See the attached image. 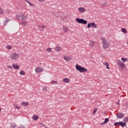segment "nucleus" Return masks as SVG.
I'll return each mask as SVG.
<instances>
[{"instance_id": "f257e3e1", "label": "nucleus", "mask_w": 128, "mask_h": 128, "mask_svg": "<svg viewBox=\"0 0 128 128\" xmlns=\"http://www.w3.org/2000/svg\"><path fill=\"white\" fill-rule=\"evenodd\" d=\"M76 68L77 70H78L80 72H88V69L78 65V64H76Z\"/></svg>"}, {"instance_id": "f03ea898", "label": "nucleus", "mask_w": 128, "mask_h": 128, "mask_svg": "<svg viewBox=\"0 0 128 128\" xmlns=\"http://www.w3.org/2000/svg\"><path fill=\"white\" fill-rule=\"evenodd\" d=\"M16 18L17 20H28V16L24 14H18L16 16Z\"/></svg>"}, {"instance_id": "7ed1b4c3", "label": "nucleus", "mask_w": 128, "mask_h": 128, "mask_svg": "<svg viewBox=\"0 0 128 128\" xmlns=\"http://www.w3.org/2000/svg\"><path fill=\"white\" fill-rule=\"evenodd\" d=\"M102 46L104 48H110V42L104 38H102Z\"/></svg>"}, {"instance_id": "20e7f679", "label": "nucleus", "mask_w": 128, "mask_h": 128, "mask_svg": "<svg viewBox=\"0 0 128 128\" xmlns=\"http://www.w3.org/2000/svg\"><path fill=\"white\" fill-rule=\"evenodd\" d=\"M10 58L14 60H16L20 58V54L18 53L14 52L10 56Z\"/></svg>"}, {"instance_id": "39448f33", "label": "nucleus", "mask_w": 128, "mask_h": 128, "mask_svg": "<svg viewBox=\"0 0 128 128\" xmlns=\"http://www.w3.org/2000/svg\"><path fill=\"white\" fill-rule=\"evenodd\" d=\"M76 20L78 24H88V20H84L83 18H76Z\"/></svg>"}, {"instance_id": "423d86ee", "label": "nucleus", "mask_w": 128, "mask_h": 128, "mask_svg": "<svg viewBox=\"0 0 128 128\" xmlns=\"http://www.w3.org/2000/svg\"><path fill=\"white\" fill-rule=\"evenodd\" d=\"M90 26L94 28H98V25L96 24V23L94 22H90L88 24L87 28H90Z\"/></svg>"}, {"instance_id": "0eeeda50", "label": "nucleus", "mask_w": 128, "mask_h": 128, "mask_svg": "<svg viewBox=\"0 0 128 128\" xmlns=\"http://www.w3.org/2000/svg\"><path fill=\"white\" fill-rule=\"evenodd\" d=\"M118 64L120 68H124L126 66V64L120 60H118Z\"/></svg>"}, {"instance_id": "6e6552de", "label": "nucleus", "mask_w": 128, "mask_h": 128, "mask_svg": "<svg viewBox=\"0 0 128 128\" xmlns=\"http://www.w3.org/2000/svg\"><path fill=\"white\" fill-rule=\"evenodd\" d=\"M116 116L118 118H122L124 116V114L122 112H118L116 114Z\"/></svg>"}, {"instance_id": "1a4fd4ad", "label": "nucleus", "mask_w": 128, "mask_h": 128, "mask_svg": "<svg viewBox=\"0 0 128 128\" xmlns=\"http://www.w3.org/2000/svg\"><path fill=\"white\" fill-rule=\"evenodd\" d=\"M44 70V69L42 67H38L35 69V71L36 72H42Z\"/></svg>"}, {"instance_id": "9d476101", "label": "nucleus", "mask_w": 128, "mask_h": 128, "mask_svg": "<svg viewBox=\"0 0 128 128\" xmlns=\"http://www.w3.org/2000/svg\"><path fill=\"white\" fill-rule=\"evenodd\" d=\"M38 28H39L40 32H44V28H46V26H44V25H42V26H40V25H39L38 26Z\"/></svg>"}, {"instance_id": "9b49d317", "label": "nucleus", "mask_w": 128, "mask_h": 128, "mask_svg": "<svg viewBox=\"0 0 128 128\" xmlns=\"http://www.w3.org/2000/svg\"><path fill=\"white\" fill-rule=\"evenodd\" d=\"M64 58L66 62H70V60H72V57L66 56H64Z\"/></svg>"}, {"instance_id": "f8f14e48", "label": "nucleus", "mask_w": 128, "mask_h": 128, "mask_svg": "<svg viewBox=\"0 0 128 128\" xmlns=\"http://www.w3.org/2000/svg\"><path fill=\"white\" fill-rule=\"evenodd\" d=\"M78 10L80 12H86V8L83 7H80L78 8Z\"/></svg>"}, {"instance_id": "ddd939ff", "label": "nucleus", "mask_w": 128, "mask_h": 128, "mask_svg": "<svg viewBox=\"0 0 128 128\" xmlns=\"http://www.w3.org/2000/svg\"><path fill=\"white\" fill-rule=\"evenodd\" d=\"M28 104H30V103L28 102H22L21 103V106H28Z\"/></svg>"}, {"instance_id": "4468645a", "label": "nucleus", "mask_w": 128, "mask_h": 128, "mask_svg": "<svg viewBox=\"0 0 128 128\" xmlns=\"http://www.w3.org/2000/svg\"><path fill=\"white\" fill-rule=\"evenodd\" d=\"M119 125L121 126L122 128H124V126H126V122H119Z\"/></svg>"}, {"instance_id": "2eb2a0df", "label": "nucleus", "mask_w": 128, "mask_h": 128, "mask_svg": "<svg viewBox=\"0 0 128 128\" xmlns=\"http://www.w3.org/2000/svg\"><path fill=\"white\" fill-rule=\"evenodd\" d=\"M12 66L16 70H18V68H20V66H18V64H12Z\"/></svg>"}, {"instance_id": "dca6fc26", "label": "nucleus", "mask_w": 128, "mask_h": 128, "mask_svg": "<svg viewBox=\"0 0 128 128\" xmlns=\"http://www.w3.org/2000/svg\"><path fill=\"white\" fill-rule=\"evenodd\" d=\"M103 64L104 66H106V68H107V70H110V68L108 67V62H103Z\"/></svg>"}, {"instance_id": "f3484780", "label": "nucleus", "mask_w": 128, "mask_h": 128, "mask_svg": "<svg viewBox=\"0 0 128 128\" xmlns=\"http://www.w3.org/2000/svg\"><path fill=\"white\" fill-rule=\"evenodd\" d=\"M32 118L34 120H38V115H34L32 116Z\"/></svg>"}, {"instance_id": "a211bd4d", "label": "nucleus", "mask_w": 128, "mask_h": 128, "mask_svg": "<svg viewBox=\"0 0 128 128\" xmlns=\"http://www.w3.org/2000/svg\"><path fill=\"white\" fill-rule=\"evenodd\" d=\"M54 50L56 52H60V50H62V48L60 46H56Z\"/></svg>"}, {"instance_id": "6ab92c4d", "label": "nucleus", "mask_w": 128, "mask_h": 128, "mask_svg": "<svg viewBox=\"0 0 128 128\" xmlns=\"http://www.w3.org/2000/svg\"><path fill=\"white\" fill-rule=\"evenodd\" d=\"M63 28V31L64 32H68V27H64Z\"/></svg>"}, {"instance_id": "aec40b11", "label": "nucleus", "mask_w": 128, "mask_h": 128, "mask_svg": "<svg viewBox=\"0 0 128 128\" xmlns=\"http://www.w3.org/2000/svg\"><path fill=\"white\" fill-rule=\"evenodd\" d=\"M63 82H66V83L70 82V79H68V78H64L63 79Z\"/></svg>"}, {"instance_id": "412c9836", "label": "nucleus", "mask_w": 128, "mask_h": 128, "mask_svg": "<svg viewBox=\"0 0 128 128\" xmlns=\"http://www.w3.org/2000/svg\"><path fill=\"white\" fill-rule=\"evenodd\" d=\"M121 30L124 34H128V31H126V30L124 28H122Z\"/></svg>"}, {"instance_id": "4be33fe9", "label": "nucleus", "mask_w": 128, "mask_h": 128, "mask_svg": "<svg viewBox=\"0 0 128 128\" xmlns=\"http://www.w3.org/2000/svg\"><path fill=\"white\" fill-rule=\"evenodd\" d=\"M10 128H16V124H11Z\"/></svg>"}, {"instance_id": "5701e85b", "label": "nucleus", "mask_w": 128, "mask_h": 128, "mask_svg": "<svg viewBox=\"0 0 128 128\" xmlns=\"http://www.w3.org/2000/svg\"><path fill=\"white\" fill-rule=\"evenodd\" d=\"M94 41H90V46H94Z\"/></svg>"}, {"instance_id": "b1692460", "label": "nucleus", "mask_w": 128, "mask_h": 128, "mask_svg": "<svg viewBox=\"0 0 128 128\" xmlns=\"http://www.w3.org/2000/svg\"><path fill=\"white\" fill-rule=\"evenodd\" d=\"M4 14V10H2V8L0 7V14L2 15Z\"/></svg>"}, {"instance_id": "393cba45", "label": "nucleus", "mask_w": 128, "mask_h": 128, "mask_svg": "<svg viewBox=\"0 0 128 128\" xmlns=\"http://www.w3.org/2000/svg\"><path fill=\"white\" fill-rule=\"evenodd\" d=\"M124 122H128V116H126V117H124Z\"/></svg>"}, {"instance_id": "a878e982", "label": "nucleus", "mask_w": 128, "mask_h": 128, "mask_svg": "<svg viewBox=\"0 0 128 128\" xmlns=\"http://www.w3.org/2000/svg\"><path fill=\"white\" fill-rule=\"evenodd\" d=\"M51 84H58V81H52Z\"/></svg>"}, {"instance_id": "bb28decb", "label": "nucleus", "mask_w": 128, "mask_h": 128, "mask_svg": "<svg viewBox=\"0 0 128 128\" xmlns=\"http://www.w3.org/2000/svg\"><path fill=\"white\" fill-rule=\"evenodd\" d=\"M12 48V46L8 45L6 46V48H7V50H10Z\"/></svg>"}, {"instance_id": "cd10ccee", "label": "nucleus", "mask_w": 128, "mask_h": 128, "mask_svg": "<svg viewBox=\"0 0 128 128\" xmlns=\"http://www.w3.org/2000/svg\"><path fill=\"white\" fill-rule=\"evenodd\" d=\"M121 60H122V62H126V60H128V58H121Z\"/></svg>"}, {"instance_id": "c85d7f7f", "label": "nucleus", "mask_w": 128, "mask_h": 128, "mask_svg": "<svg viewBox=\"0 0 128 128\" xmlns=\"http://www.w3.org/2000/svg\"><path fill=\"white\" fill-rule=\"evenodd\" d=\"M22 26H26V22H23L22 23Z\"/></svg>"}, {"instance_id": "c756f323", "label": "nucleus", "mask_w": 128, "mask_h": 128, "mask_svg": "<svg viewBox=\"0 0 128 128\" xmlns=\"http://www.w3.org/2000/svg\"><path fill=\"white\" fill-rule=\"evenodd\" d=\"M20 74H21V76H24V70L20 71Z\"/></svg>"}, {"instance_id": "7c9ffc66", "label": "nucleus", "mask_w": 128, "mask_h": 128, "mask_svg": "<svg viewBox=\"0 0 128 128\" xmlns=\"http://www.w3.org/2000/svg\"><path fill=\"white\" fill-rule=\"evenodd\" d=\"M25 2H28V4H30V6H32V2H30L28 0H26Z\"/></svg>"}, {"instance_id": "2f4dec72", "label": "nucleus", "mask_w": 128, "mask_h": 128, "mask_svg": "<svg viewBox=\"0 0 128 128\" xmlns=\"http://www.w3.org/2000/svg\"><path fill=\"white\" fill-rule=\"evenodd\" d=\"M98 111V109L95 108L94 110V112H92V114H96V112Z\"/></svg>"}, {"instance_id": "473e14b6", "label": "nucleus", "mask_w": 128, "mask_h": 128, "mask_svg": "<svg viewBox=\"0 0 128 128\" xmlns=\"http://www.w3.org/2000/svg\"><path fill=\"white\" fill-rule=\"evenodd\" d=\"M47 52H52V48H48L46 49Z\"/></svg>"}, {"instance_id": "72a5a7b5", "label": "nucleus", "mask_w": 128, "mask_h": 128, "mask_svg": "<svg viewBox=\"0 0 128 128\" xmlns=\"http://www.w3.org/2000/svg\"><path fill=\"white\" fill-rule=\"evenodd\" d=\"M110 120V119H108V118H106L105 119H104V122H108Z\"/></svg>"}, {"instance_id": "f704fd0d", "label": "nucleus", "mask_w": 128, "mask_h": 128, "mask_svg": "<svg viewBox=\"0 0 128 128\" xmlns=\"http://www.w3.org/2000/svg\"><path fill=\"white\" fill-rule=\"evenodd\" d=\"M15 108H17V110H20V106H18L17 105H16Z\"/></svg>"}, {"instance_id": "c9c22d12", "label": "nucleus", "mask_w": 128, "mask_h": 128, "mask_svg": "<svg viewBox=\"0 0 128 128\" xmlns=\"http://www.w3.org/2000/svg\"><path fill=\"white\" fill-rule=\"evenodd\" d=\"M118 124H120V122H116L114 124V126H118Z\"/></svg>"}, {"instance_id": "e433bc0d", "label": "nucleus", "mask_w": 128, "mask_h": 128, "mask_svg": "<svg viewBox=\"0 0 128 128\" xmlns=\"http://www.w3.org/2000/svg\"><path fill=\"white\" fill-rule=\"evenodd\" d=\"M7 68H10V70H12V66H8Z\"/></svg>"}, {"instance_id": "4c0bfd02", "label": "nucleus", "mask_w": 128, "mask_h": 128, "mask_svg": "<svg viewBox=\"0 0 128 128\" xmlns=\"http://www.w3.org/2000/svg\"><path fill=\"white\" fill-rule=\"evenodd\" d=\"M18 128H24V126L22 125H20Z\"/></svg>"}, {"instance_id": "58836bf2", "label": "nucleus", "mask_w": 128, "mask_h": 128, "mask_svg": "<svg viewBox=\"0 0 128 128\" xmlns=\"http://www.w3.org/2000/svg\"><path fill=\"white\" fill-rule=\"evenodd\" d=\"M40 2H44V0H38Z\"/></svg>"}, {"instance_id": "ea45409f", "label": "nucleus", "mask_w": 128, "mask_h": 128, "mask_svg": "<svg viewBox=\"0 0 128 128\" xmlns=\"http://www.w3.org/2000/svg\"><path fill=\"white\" fill-rule=\"evenodd\" d=\"M103 6H106V2H105V3L103 4Z\"/></svg>"}, {"instance_id": "a19ab883", "label": "nucleus", "mask_w": 128, "mask_h": 128, "mask_svg": "<svg viewBox=\"0 0 128 128\" xmlns=\"http://www.w3.org/2000/svg\"><path fill=\"white\" fill-rule=\"evenodd\" d=\"M106 124V122H105V121H104V122H102V124Z\"/></svg>"}, {"instance_id": "79ce46f5", "label": "nucleus", "mask_w": 128, "mask_h": 128, "mask_svg": "<svg viewBox=\"0 0 128 128\" xmlns=\"http://www.w3.org/2000/svg\"><path fill=\"white\" fill-rule=\"evenodd\" d=\"M41 124H42V126H45L46 125H44V124L42 123H40Z\"/></svg>"}, {"instance_id": "37998d69", "label": "nucleus", "mask_w": 128, "mask_h": 128, "mask_svg": "<svg viewBox=\"0 0 128 128\" xmlns=\"http://www.w3.org/2000/svg\"><path fill=\"white\" fill-rule=\"evenodd\" d=\"M10 22V20H6V22Z\"/></svg>"}, {"instance_id": "c03bdc74", "label": "nucleus", "mask_w": 128, "mask_h": 128, "mask_svg": "<svg viewBox=\"0 0 128 128\" xmlns=\"http://www.w3.org/2000/svg\"><path fill=\"white\" fill-rule=\"evenodd\" d=\"M2 111V108H0V112H1Z\"/></svg>"}, {"instance_id": "a18cd8bd", "label": "nucleus", "mask_w": 128, "mask_h": 128, "mask_svg": "<svg viewBox=\"0 0 128 128\" xmlns=\"http://www.w3.org/2000/svg\"><path fill=\"white\" fill-rule=\"evenodd\" d=\"M45 90H46V87H45Z\"/></svg>"}, {"instance_id": "49530a36", "label": "nucleus", "mask_w": 128, "mask_h": 128, "mask_svg": "<svg viewBox=\"0 0 128 128\" xmlns=\"http://www.w3.org/2000/svg\"><path fill=\"white\" fill-rule=\"evenodd\" d=\"M127 44H128V42H127Z\"/></svg>"}, {"instance_id": "de8ad7c7", "label": "nucleus", "mask_w": 128, "mask_h": 128, "mask_svg": "<svg viewBox=\"0 0 128 128\" xmlns=\"http://www.w3.org/2000/svg\"><path fill=\"white\" fill-rule=\"evenodd\" d=\"M25 0V1H26V0Z\"/></svg>"}]
</instances>
